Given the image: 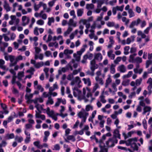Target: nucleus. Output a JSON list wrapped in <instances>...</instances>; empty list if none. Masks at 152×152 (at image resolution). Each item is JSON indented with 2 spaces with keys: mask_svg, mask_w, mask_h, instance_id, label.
Here are the masks:
<instances>
[{
  "mask_svg": "<svg viewBox=\"0 0 152 152\" xmlns=\"http://www.w3.org/2000/svg\"><path fill=\"white\" fill-rule=\"evenodd\" d=\"M34 58L35 60L39 58L40 60H42L43 58V55L42 54L40 53L39 55L37 54H35Z\"/></svg>",
  "mask_w": 152,
  "mask_h": 152,
  "instance_id": "72a5a7b5",
  "label": "nucleus"
},
{
  "mask_svg": "<svg viewBox=\"0 0 152 152\" xmlns=\"http://www.w3.org/2000/svg\"><path fill=\"white\" fill-rule=\"evenodd\" d=\"M129 46H125L124 48V54L125 55H127L129 53Z\"/></svg>",
  "mask_w": 152,
  "mask_h": 152,
  "instance_id": "3c124183",
  "label": "nucleus"
},
{
  "mask_svg": "<svg viewBox=\"0 0 152 152\" xmlns=\"http://www.w3.org/2000/svg\"><path fill=\"white\" fill-rule=\"evenodd\" d=\"M117 70L121 73H124L126 71V67L124 64H121L118 67Z\"/></svg>",
  "mask_w": 152,
  "mask_h": 152,
  "instance_id": "9b49d317",
  "label": "nucleus"
},
{
  "mask_svg": "<svg viewBox=\"0 0 152 152\" xmlns=\"http://www.w3.org/2000/svg\"><path fill=\"white\" fill-rule=\"evenodd\" d=\"M15 140L18 142H21L23 140V138L21 136H19L18 135L16 136L15 138Z\"/></svg>",
  "mask_w": 152,
  "mask_h": 152,
  "instance_id": "c9c22d12",
  "label": "nucleus"
},
{
  "mask_svg": "<svg viewBox=\"0 0 152 152\" xmlns=\"http://www.w3.org/2000/svg\"><path fill=\"white\" fill-rule=\"evenodd\" d=\"M22 25L25 26L28 25L30 19L29 18L26 16H24L22 17Z\"/></svg>",
  "mask_w": 152,
  "mask_h": 152,
  "instance_id": "1a4fd4ad",
  "label": "nucleus"
},
{
  "mask_svg": "<svg viewBox=\"0 0 152 152\" xmlns=\"http://www.w3.org/2000/svg\"><path fill=\"white\" fill-rule=\"evenodd\" d=\"M95 80L96 81L99 82V83L102 84L103 85L104 83V82L102 78H100L98 76H96L95 77Z\"/></svg>",
  "mask_w": 152,
  "mask_h": 152,
  "instance_id": "13d9d810",
  "label": "nucleus"
},
{
  "mask_svg": "<svg viewBox=\"0 0 152 152\" xmlns=\"http://www.w3.org/2000/svg\"><path fill=\"white\" fill-rule=\"evenodd\" d=\"M111 107V105L110 104H107L104 107L102 108L101 110L102 112L104 113H106V109H109Z\"/></svg>",
  "mask_w": 152,
  "mask_h": 152,
  "instance_id": "09e8293b",
  "label": "nucleus"
},
{
  "mask_svg": "<svg viewBox=\"0 0 152 152\" xmlns=\"http://www.w3.org/2000/svg\"><path fill=\"white\" fill-rule=\"evenodd\" d=\"M10 67L15 66L17 64V62L16 58L14 56L10 55Z\"/></svg>",
  "mask_w": 152,
  "mask_h": 152,
  "instance_id": "6e6552de",
  "label": "nucleus"
},
{
  "mask_svg": "<svg viewBox=\"0 0 152 152\" xmlns=\"http://www.w3.org/2000/svg\"><path fill=\"white\" fill-rule=\"evenodd\" d=\"M115 66L113 64H111L110 67V73L113 74L115 72Z\"/></svg>",
  "mask_w": 152,
  "mask_h": 152,
  "instance_id": "393cba45",
  "label": "nucleus"
},
{
  "mask_svg": "<svg viewBox=\"0 0 152 152\" xmlns=\"http://www.w3.org/2000/svg\"><path fill=\"white\" fill-rule=\"evenodd\" d=\"M81 81L80 78L78 76L76 77L72 81L71 83V85L72 86H73L76 84L78 87H80V84L81 83Z\"/></svg>",
  "mask_w": 152,
  "mask_h": 152,
  "instance_id": "423d86ee",
  "label": "nucleus"
},
{
  "mask_svg": "<svg viewBox=\"0 0 152 152\" xmlns=\"http://www.w3.org/2000/svg\"><path fill=\"white\" fill-rule=\"evenodd\" d=\"M43 99L41 97L37 98L35 99L32 100V101L34 103L35 105L38 104H39L38 102L42 103L43 102Z\"/></svg>",
  "mask_w": 152,
  "mask_h": 152,
  "instance_id": "2eb2a0df",
  "label": "nucleus"
},
{
  "mask_svg": "<svg viewBox=\"0 0 152 152\" xmlns=\"http://www.w3.org/2000/svg\"><path fill=\"white\" fill-rule=\"evenodd\" d=\"M152 64V60H148L146 61L145 67L146 68H148L149 66Z\"/></svg>",
  "mask_w": 152,
  "mask_h": 152,
  "instance_id": "6e6d98bb",
  "label": "nucleus"
},
{
  "mask_svg": "<svg viewBox=\"0 0 152 152\" xmlns=\"http://www.w3.org/2000/svg\"><path fill=\"white\" fill-rule=\"evenodd\" d=\"M151 107L148 106H145L143 107V112L142 113V114L145 115V114L146 113L150 112L151 111Z\"/></svg>",
  "mask_w": 152,
  "mask_h": 152,
  "instance_id": "6ab92c4d",
  "label": "nucleus"
},
{
  "mask_svg": "<svg viewBox=\"0 0 152 152\" xmlns=\"http://www.w3.org/2000/svg\"><path fill=\"white\" fill-rule=\"evenodd\" d=\"M102 59V56L100 53L96 54L94 55V59L96 60L99 61H101Z\"/></svg>",
  "mask_w": 152,
  "mask_h": 152,
  "instance_id": "412c9836",
  "label": "nucleus"
},
{
  "mask_svg": "<svg viewBox=\"0 0 152 152\" xmlns=\"http://www.w3.org/2000/svg\"><path fill=\"white\" fill-rule=\"evenodd\" d=\"M141 22L140 18H138L136 20L133 21L130 24L129 27L130 28H133L135 26H137Z\"/></svg>",
  "mask_w": 152,
  "mask_h": 152,
  "instance_id": "9d476101",
  "label": "nucleus"
},
{
  "mask_svg": "<svg viewBox=\"0 0 152 152\" xmlns=\"http://www.w3.org/2000/svg\"><path fill=\"white\" fill-rule=\"evenodd\" d=\"M3 7L6 10L7 12L10 11L11 10V7L7 1H4Z\"/></svg>",
  "mask_w": 152,
  "mask_h": 152,
  "instance_id": "4be33fe9",
  "label": "nucleus"
},
{
  "mask_svg": "<svg viewBox=\"0 0 152 152\" xmlns=\"http://www.w3.org/2000/svg\"><path fill=\"white\" fill-rule=\"evenodd\" d=\"M137 141V139L136 137L130 139L126 140V145L127 146L131 145L132 144H134Z\"/></svg>",
  "mask_w": 152,
  "mask_h": 152,
  "instance_id": "0eeeda50",
  "label": "nucleus"
},
{
  "mask_svg": "<svg viewBox=\"0 0 152 152\" xmlns=\"http://www.w3.org/2000/svg\"><path fill=\"white\" fill-rule=\"evenodd\" d=\"M130 81L129 79L125 80L122 82V85L124 86H127L129 85Z\"/></svg>",
  "mask_w": 152,
  "mask_h": 152,
  "instance_id": "a18cd8bd",
  "label": "nucleus"
},
{
  "mask_svg": "<svg viewBox=\"0 0 152 152\" xmlns=\"http://www.w3.org/2000/svg\"><path fill=\"white\" fill-rule=\"evenodd\" d=\"M94 7V5L92 4H87L86 5V8L87 9H92Z\"/></svg>",
  "mask_w": 152,
  "mask_h": 152,
  "instance_id": "8fccbe9b",
  "label": "nucleus"
},
{
  "mask_svg": "<svg viewBox=\"0 0 152 152\" xmlns=\"http://www.w3.org/2000/svg\"><path fill=\"white\" fill-rule=\"evenodd\" d=\"M32 126V125L31 124H27L25 125V129L24 130H27L28 129H31Z\"/></svg>",
  "mask_w": 152,
  "mask_h": 152,
  "instance_id": "052dcab7",
  "label": "nucleus"
},
{
  "mask_svg": "<svg viewBox=\"0 0 152 152\" xmlns=\"http://www.w3.org/2000/svg\"><path fill=\"white\" fill-rule=\"evenodd\" d=\"M128 13L129 15V18H131L135 16L134 12L133 11L132 9H130L128 11Z\"/></svg>",
  "mask_w": 152,
  "mask_h": 152,
  "instance_id": "37998d69",
  "label": "nucleus"
},
{
  "mask_svg": "<svg viewBox=\"0 0 152 152\" xmlns=\"http://www.w3.org/2000/svg\"><path fill=\"white\" fill-rule=\"evenodd\" d=\"M44 106L43 104L40 105L39 104L35 105V107L37 108V110L39 112L41 113V110H43V112H44L46 111V109L43 108V107Z\"/></svg>",
  "mask_w": 152,
  "mask_h": 152,
  "instance_id": "4468645a",
  "label": "nucleus"
},
{
  "mask_svg": "<svg viewBox=\"0 0 152 152\" xmlns=\"http://www.w3.org/2000/svg\"><path fill=\"white\" fill-rule=\"evenodd\" d=\"M10 40H15L16 38V35L15 33H12L10 34Z\"/></svg>",
  "mask_w": 152,
  "mask_h": 152,
  "instance_id": "338daca9",
  "label": "nucleus"
},
{
  "mask_svg": "<svg viewBox=\"0 0 152 152\" xmlns=\"http://www.w3.org/2000/svg\"><path fill=\"white\" fill-rule=\"evenodd\" d=\"M87 47V45L86 44L83 45V47L81 48L80 51H78L77 52V54L80 56L82 54V53L85 50V49Z\"/></svg>",
  "mask_w": 152,
  "mask_h": 152,
  "instance_id": "aec40b11",
  "label": "nucleus"
},
{
  "mask_svg": "<svg viewBox=\"0 0 152 152\" xmlns=\"http://www.w3.org/2000/svg\"><path fill=\"white\" fill-rule=\"evenodd\" d=\"M10 18L11 20L9 21V24L10 25H12L14 23V20L15 19V15H12L10 16Z\"/></svg>",
  "mask_w": 152,
  "mask_h": 152,
  "instance_id": "e2e57ef3",
  "label": "nucleus"
},
{
  "mask_svg": "<svg viewBox=\"0 0 152 152\" xmlns=\"http://www.w3.org/2000/svg\"><path fill=\"white\" fill-rule=\"evenodd\" d=\"M67 139L68 140H72L73 142H74L75 140V137L72 135L67 136Z\"/></svg>",
  "mask_w": 152,
  "mask_h": 152,
  "instance_id": "bf43d9fd",
  "label": "nucleus"
},
{
  "mask_svg": "<svg viewBox=\"0 0 152 152\" xmlns=\"http://www.w3.org/2000/svg\"><path fill=\"white\" fill-rule=\"evenodd\" d=\"M142 80V77H140L139 79H137L136 81V85L139 86L140 85Z\"/></svg>",
  "mask_w": 152,
  "mask_h": 152,
  "instance_id": "603ef678",
  "label": "nucleus"
},
{
  "mask_svg": "<svg viewBox=\"0 0 152 152\" xmlns=\"http://www.w3.org/2000/svg\"><path fill=\"white\" fill-rule=\"evenodd\" d=\"M24 76V72H19L18 74V78L19 80H21L22 78Z\"/></svg>",
  "mask_w": 152,
  "mask_h": 152,
  "instance_id": "49530a36",
  "label": "nucleus"
},
{
  "mask_svg": "<svg viewBox=\"0 0 152 152\" xmlns=\"http://www.w3.org/2000/svg\"><path fill=\"white\" fill-rule=\"evenodd\" d=\"M133 133V132L130 131L128 132L126 134L125 133H123L122 134L124 136V139H126L127 138L131 137L132 134Z\"/></svg>",
  "mask_w": 152,
  "mask_h": 152,
  "instance_id": "bb28decb",
  "label": "nucleus"
},
{
  "mask_svg": "<svg viewBox=\"0 0 152 152\" xmlns=\"http://www.w3.org/2000/svg\"><path fill=\"white\" fill-rule=\"evenodd\" d=\"M121 83V80L119 79H116L115 83H113L111 84V86L113 89V90L110 88H109V92L113 94H115V92L117 91V86L119 85Z\"/></svg>",
  "mask_w": 152,
  "mask_h": 152,
  "instance_id": "f257e3e1",
  "label": "nucleus"
},
{
  "mask_svg": "<svg viewBox=\"0 0 152 152\" xmlns=\"http://www.w3.org/2000/svg\"><path fill=\"white\" fill-rule=\"evenodd\" d=\"M142 60L141 58L139 57H137L134 58V63H136L139 64L142 62Z\"/></svg>",
  "mask_w": 152,
  "mask_h": 152,
  "instance_id": "7c9ffc66",
  "label": "nucleus"
},
{
  "mask_svg": "<svg viewBox=\"0 0 152 152\" xmlns=\"http://www.w3.org/2000/svg\"><path fill=\"white\" fill-rule=\"evenodd\" d=\"M149 73L148 72L146 71L144 72L142 75V78L143 79H146L148 77Z\"/></svg>",
  "mask_w": 152,
  "mask_h": 152,
  "instance_id": "0e129e2a",
  "label": "nucleus"
},
{
  "mask_svg": "<svg viewBox=\"0 0 152 152\" xmlns=\"http://www.w3.org/2000/svg\"><path fill=\"white\" fill-rule=\"evenodd\" d=\"M118 141L114 137L110 138L106 142V146L108 147H112L114 146L115 143H117Z\"/></svg>",
  "mask_w": 152,
  "mask_h": 152,
  "instance_id": "20e7f679",
  "label": "nucleus"
},
{
  "mask_svg": "<svg viewBox=\"0 0 152 152\" xmlns=\"http://www.w3.org/2000/svg\"><path fill=\"white\" fill-rule=\"evenodd\" d=\"M44 65V63L43 61H40L36 63L35 64L34 67L37 69L40 68Z\"/></svg>",
  "mask_w": 152,
  "mask_h": 152,
  "instance_id": "a878e982",
  "label": "nucleus"
},
{
  "mask_svg": "<svg viewBox=\"0 0 152 152\" xmlns=\"http://www.w3.org/2000/svg\"><path fill=\"white\" fill-rule=\"evenodd\" d=\"M73 94L75 97H77L78 99L80 100L83 99V96H82L81 91L77 87H75L73 88Z\"/></svg>",
  "mask_w": 152,
  "mask_h": 152,
  "instance_id": "7ed1b4c3",
  "label": "nucleus"
},
{
  "mask_svg": "<svg viewBox=\"0 0 152 152\" xmlns=\"http://www.w3.org/2000/svg\"><path fill=\"white\" fill-rule=\"evenodd\" d=\"M87 23V21L86 19H81L79 21V23L80 25L79 26L80 31H79V32L81 35H82L83 33V29L84 28V26L82 25V24L85 25Z\"/></svg>",
  "mask_w": 152,
  "mask_h": 152,
  "instance_id": "39448f33",
  "label": "nucleus"
},
{
  "mask_svg": "<svg viewBox=\"0 0 152 152\" xmlns=\"http://www.w3.org/2000/svg\"><path fill=\"white\" fill-rule=\"evenodd\" d=\"M79 32L78 30L77 29H76L75 30V31L72 33L69 36V38L71 39H73L75 37V35H77Z\"/></svg>",
  "mask_w": 152,
  "mask_h": 152,
  "instance_id": "e433bc0d",
  "label": "nucleus"
},
{
  "mask_svg": "<svg viewBox=\"0 0 152 152\" xmlns=\"http://www.w3.org/2000/svg\"><path fill=\"white\" fill-rule=\"evenodd\" d=\"M137 34L138 36H140L142 39L145 38L146 37L145 34L140 30H139L137 31Z\"/></svg>",
  "mask_w": 152,
  "mask_h": 152,
  "instance_id": "f704fd0d",
  "label": "nucleus"
},
{
  "mask_svg": "<svg viewBox=\"0 0 152 152\" xmlns=\"http://www.w3.org/2000/svg\"><path fill=\"white\" fill-rule=\"evenodd\" d=\"M66 67H62L58 71V74L60 75L62 74V72H65L67 70Z\"/></svg>",
  "mask_w": 152,
  "mask_h": 152,
  "instance_id": "a19ab883",
  "label": "nucleus"
},
{
  "mask_svg": "<svg viewBox=\"0 0 152 152\" xmlns=\"http://www.w3.org/2000/svg\"><path fill=\"white\" fill-rule=\"evenodd\" d=\"M82 80L84 81V83L88 86H90L91 85V81L89 78H83Z\"/></svg>",
  "mask_w": 152,
  "mask_h": 152,
  "instance_id": "b1692460",
  "label": "nucleus"
},
{
  "mask_svg": "<svg viewBox=\"0 0 152 152\" xmlns=\"http://www.w3.org/2000/svg\"><path fill=\"white\" fill-rule=\"evenodd\" d=\"M97 8H100L102 5L104 4V2L102 1V0H97Z\"/></svg>",
  "mask_w": 152,
  "mask_h": 152,
  "instance_id": "864d4df0",
  "label": "nucleus"
},
{
  "mask_svg": "<svg viewBox=\"0 0 152 152\" xmlns=\"http://www.w3.org/2000/svg\"><path fill=\"white\" fill-rule=\"evenodd\" d=\"M107 76L108 77L106 80L105 83V87L106 88L111 83L112 81L110 75H108Z\"/></svg>",
  "mask_w": 152,
  "mask_h": 152,
  "instance_id": "dca6fc26",
  "label": "nucleus"
},
{
  "mask_svg": "<svg viewBox=\"0 0 152 152\" xmlns=\"http://www.w3.org/2000/svg\"><path fill=\"white\" fill-rule=\"evenodd\" d=\"M122 21L123 22L125 23V24L126 25H127L129 22V20L127 19L125 17H123L122 18Z\"/></svg>",
  "mask_w": 152,
  "mask_h": 152,
  "instance_id": "4d7b16f0",
  "label": "nucleus"
},
{
  "mask_svg": "<svg viewBox=\"0 0 152 152\" xmlns=\"http://www.w3.org/2000/svg\"><path fill=\"white\" fill-rule=\"evenodd\" d=\"M113 137H115L116 139V137L120 139V134H119V132L118 129H115L113 132Z\"/></svg>",
  "mask_w": 152,
  "mask_h": 152,
  "instance_id": "c85d7f7f",
  "label": "nucleus"
},
{
  "mask_svg": "<svg viewBox=\"0 0 152 152\" xmlns=\"http://www.w3.org/2000/svg\"><path fill=\"white\" fill-rule=\"evenodd\" d=\"M99 29L102 28V26L100 24H97L96 22H94L93 25L91 26V29H94L96 26Z\"/></svg>",
  "mask_w": 152,
  "mask_h": 152,
  "instance_id": "c756f323",
  "label": "nucleus"
},
{
  "mask_svg": "<svg viewBox=\"0 0 152 152\" xmlns=\"http://www.w3.org/2000/svg\"><path fill=\"white\" fill-rule=\"evenodd\" d=\"M104 140L100 139L99 141H98V143L99 144V146L100 149L102 148H104V147L105 146V145L104 143Z\"/></svg>",
  "mask_w": 152,
  "mask_h": 152,
  "instance_id": "de8ad7c7",
  "label": "nucleus"
},
{
  "mask_svg": "<svg viewBox=\"0 0 152 152\" xmlns=\"http://www.w3.org/2000/svg\"><path fill=\"white\" fill-rule=\"evenodd\" d=\"M84 13V10L83 9H79L77 10V15L78 17L82 16Z\"/></svg>",
  "mask_w": 152,
  "mask_h": 152,
  "instance_id": "cd10ccee",
  "label": "nucleus"
},
{
  "mask_svg": "<svg viewBox=\"0 0 152 152\" xmlns=\"http://www.w3.org/2000/svg\"><path fill=\"white\" fill-rule=\"evenodd\" d=\"M99 88V85L97 83H96L94 84V86L93 87L92 93H94L97 90V89Z\"/></svg>",
  "mask_w": 152,
  "mask_h": 152,
  "instance_id": "5fc2aeb1",
  "label": "nucleus"
},
{
  "mask_svg": "<svg viewBox=\"0 0 152 152\" xmlns=\"http://www.w3.org/2000/svg\"><path fill=\"white\" fill-rule=\"evenodd\" d=\"M54 103V101L53 99L50 96H49L48 99L46 103V105L49 104H52Z\"/></svg>",
  "mask_w": 152,
  "mask_h": 152,
  "instance_id": "c03bdc74",
  "label": "nucleus"
},
{
  "mask_svg": "<svg viewBox=\"0 0 152 152\" xmlns=\"http://www.w3.org/2000/svg\"><path fill=\"white\" fill-rule=\"evenodd\" d=\"M134 71L135 73H138L140 74L143 71V68H141L139 69L134 68Z\"/></svg>",
  "mask_w": 152,
  "mask_h": 152,
  "instance_id": "79ce46f5",
  "label": "nucleus"
},
{
  "mask_svg": "<svg viewBox=\"0 0 152 152\" xmlns=\"http://www.w3.org/2000/svg\"><path fill=\"white\" fill-rule=\"evenodd\" d=\"M87 88H86V89L85 88H83V94H82V96H83V99L84 100V102H88L89 101V99H88L86 97V91H88V90L87 89Z\"/></svg>",
  "mask_w": 152,
  "mask_h": 152,
  "instance_id": "ddd939ff",
  "label": "nucleus"
},
{
  "mask_svg": "<svg viewBox=\"0 0 152 152\" xmlns=\"http://www.w3.org/2000/svg\"><path fill=\"white\" fill-rule=\"evenodd\" d=\"M73 57L75 58L77 61H79L80 59V57L76 53H74L73 54Z\"/></svg>",
  "mask_w": 152,
  "mask_h": 152,
  "instance_id": "680f3d73",
  "label": "nucleus"
},
{
  "mask_svg": "<svg viewBox=\"0 0 152 152\" xmlns=\"http://www.w3.org/2000/svg\"><path fill=\"white\" fill-rule=\"evenodd\" d=\"M113 53V51L112 50H110L107 53V56L111 60H114L115 56Z\"/></svg>",
  "mask_w": 152,
  "mask_h": 152,
  "instance_id": "5701e85b",
  "label": "nucleus"
},
{
  "mask_svg": "<svg viewBox=\"0 0 152 152\" xmlns=\"http://www.w3.org/2000/svg\"><path fill=\"white\" fill-rule=\"evenodd\" d=\"M89 113L88 112L86 111L85 109L82 108L77 113V116L79 118L84 121L86 120L87 117L88 116Z\"/></svg>",
  "mask_w": 152,
  "mask_h": 152,
  "instance_id": "f03ea898",
  "label": "nucleus"
},
{
  "mask_svg": "<svg viewBox=\"0 0 152 152\" xmlns=\"http://www.w3.org/2000/svg\"><path fill=\"white\" fill-rule=\"evenodd\" d=\"M60 145L58 144H56L54 146V148H53V150L59 151L60 149Z\"/></svg>",
  "mask_w": 152,
  "mask_h": 152,
  "instance_id": "774afa93",
  "label": "nucleus"
},
{
  "mask_svg": "<svg viewBox=\"0 0 152 152\" xmlns=\"http://www.w3.org/2000/svg\"><path fill=\"white\" fill-rule=\"evenodd\" d=\"M93 110V106L90 105H87L86 106L85 110L87 112H88L90 110Z\"/></svg>",
  "mask_w": 152,
  "mask_h": 152,
  "instance_id": "58836bf2",
  "label": "nucleus"
},
{
  "mask_svg": "<svg viewBox=\"0 0 152 152\" xmlns=\"http://www.w3.org/2000/svg\"><path fill=\"white\" fill-rule=\"evenodd\" d=\"M48 24L49 26H51L52 23L54 22V18L53 17H49L48 18Z\"/></svg>",
  "mask_w": 152,
  "mask_h": 152,
  "instance_id": "2f4dec72",
  "label": "nucleus"
},
{
  "mask_svg": "<svg viewBox=\"0 0 152 152\" xmlns=\"http://www.w3.org/2000/svg\"><path fill=\"white\" fill-rule=\"evenodd\" d=\"M42 4V2H39V4L37 5L36 4H34V9L35 11H38L39 8L41 6V4Z\"/></svg>",
  "mask_w": 152,
  "mask_h": 152,
  "instance_id": "4c0bfd02",
  "label": "nucleus"
},
{
  "mask_svg": "<svg viewBox=\"0 0 152 152\" xmlns=\"http://www.w3.org/2000/svg\"><path fill=\"white\" fill-rule=\"evenodd\" d=\"M36 23L39 25L42 26L44 25V21L42 19H39L37 21Z\"/></svg>",
  "mask_w": 152,
  "mask_h": 152,
  "instance_id": "69168bd1",
  "label": "nucleus"
},
{
  "mask_svg": "<svg viewBox=\"0 0 152 152\" xmlns=\"http://www.w3.org/2000/svg\"><path fill=\"white\" fill-rule=\"evenodd\" d=\"M73 52L72 50H69L68 49H66L64 50V54L67 56L68 55L71 54Z\"/></svg>",
  "mask_w": 152,
  "mask_h": 152,
  "instance_id": "473e14b6",
  "label": "nucleus"
},
{
  "mask_svg": "<svg viewBox=\"0 0 152 152\" xmlns=\"http://www.w3.org/2000/svg\"><path fill=\"white\" fill-rule=\"evenodd\" d=\"M135 37L134 35L131 36L126 39V44L129 45L131 42H133L135 40Z\"/></svg>",
  "mask_w": 152,
  "mask_h": 152,
  "instance_id": "f3484780",
  "label": "nucleus"
},
{
  "mask_svg": "<svg viewBox=\"0 0 152 152\" xmlns=\"http://www.w3.org/2000/svg\"><path fill=\"white\" fill-rule=\"evenodd\" d=\"M146 83L148 84L147 88H152V78L151 77L148 79Z\"/></svg>",
  "mask_w": 152,
  "mask_h": 152,
  "instance_id": "ea45409f",
  "label": "nucleus"
},
{
  "mask_svg": "<svg viewBox=\"0 0 152 152\" xmlns=\"http://www.w3.org/2000/svg\"><path fill=\"white\" fill-rule=\"evenodd\" d=\"M98 65L95 63V61L93 59L91 61L90 68L91 70L94 71L95 69L97 68Z\"/></svg>",
  "mask_w": 152,
  "mask_h": 152,
  "instance_id": "f8f14e48",
  "label": "nucleus"
},
{
  "mask_svg": "<svg viewBox=\"0 0 152 152\" xmlns=\"http://www.w3.org/2000/svg\"><path fill=\"white\" fill-rule=\"evenodd\" d=\"M87 89L88 90V92H87L86 97L88 99L89 97H91V100H89V101H90L91 102L93 100L95 99V98L92 97V95L91 93L90 92V89L88 88H87Z\"/></svg>",
  "mask_w": 152,
  "mask_h": 152,
  "instance_id": "a211bd4d",
  "label": "nucleus"
}]
</instances>
